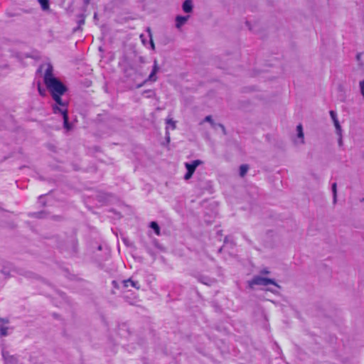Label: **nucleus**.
<instances>
[{"label": "nucleus", "mask_w": 364, "mask_h": 364, "mask_svg": "<svg viewBox=\"0 0 364 364\" xmlns=\"http://www.w3.org/2000/svg\"><path fill=\"white\" fill-rule=\"evenodd\" d=\"M47 90L50 93L56 105H52L55 114H60L63 118V127L67 131L72 129V124L69 122L68 105V102L63 101L61 96L67 91V87L57 77L48 79L44 82Z\"/></svg>", "instance_id": "f257e3e1"}, {"label": "nucleus", "mask_w": 364, "mask_h": 364, "mask_svg": "<svg viewBox=\"0 0 364 364\" xmlns=\"http://www.w3.org/2000/svg\"><path fill=\"white\" fill-rule=\"evenodd\" d=\"M269 284H273L277 287H279V286L274 279L262 277L260 276H255L251 281L249 282V286L250 288H253V287L255 285L267 286Z\"/></svg>", "instance_id": "f03ea898"}, {"label": "nucleus", "mask_w": 364, "mask_h": 364, "mask_svg": "<svg viewBox=\"0 0 364 364\" xmlns=\"http://www.w3.org/2000/svg\"><path fill=\"white\" fill-rule=\"evenodd\" d=\"M159 67L158 65V62H157V60L155 59L154 61V65H153L152 70H151L150 75H149L148 78L146 79L143 82L137 85L136 88L141 87L146 82H148L149 81L150 82H156L157 80L156 73L159 72Z\"/></svg>", "instance_id": "7ed1b4c3"}, {"label": "nucleus", "mask_w": 364, "mask_h": 364, "mask_svg": "<svg viewBox=\"0 0 364 364\" xmlns=\"http://www.w3.org/2000/svg\"><path fill=\"white\" fill-rule=\"evenodd\" d=\"M9 320L8 318H0V335L1 336H6L8 335L9 328L6 326L9 324Z\"/></svg>", "instance_id": "20e7f679"}, {"label": "nucleus", "mask_w": 364, "mask_h": 364, "mask_svg": "<svg viewBox=\"0 0 364 364\" xmlns=\"http://www.w3.org/2000/svg\"><path fill=\"white\" fill-rule=\"evenodd\" d=\"M329 113H330V116L333 122L334 126L336 127V134L338 135H341V127L340 123L337 119L336 112H334L333 110H331Z\"/></svg>", "instance_id": "39448f33"}, {"label": "nucleus", "mask_w": 364, "mask_h": 364, "mask_svg": "<svg viewBox=\"0 0 364 364\" xmlns=\"http://www.w3.org/2000/svg\"><path fill=\"white\" fill-rule=\"evenodd\" d=\"M202 161L200 160H195L191 163H186L185 166L188 171L192 172L193 173L195 172L196 168L200 164H202Z\"/></svg>", "instance_id": "423d86ee"}, {"label": "nucleus", "mask_w": 364, "mask_h": 364, "mask_svg": "<svg viewBox=\"0 0 364 364\" xmlns=\"http://www.w3.org/2000/svg\"><path fill=\"white\" fill-rule=\"evenodd\" d=\"M188 18L189 16H177L176 18V27L177 28H180L183 25H184L187 22Z\"/></svg>", "instance_id": "0eeeda50"}, {"label": "nucleus", "mask_w": 364, "mask_h": 364, "mask_svg": "<svg viewBox=\"0 0 364 364\" xmlns=\"http://www.w3.org/2000/svg\"><path fill=\"white\" fill-rule=\"evenodd\" d=\"M204 121L205 122H209L210 123V124L212 125V127L214 128V129H216V127H219L221 130L223 131V134H225V127L221 124H215L213 119H212V117L210 115H208V116H206L204 119Z\"/></svg>", "instance_id": "6e6552de"}, {"label": "nucleus", "mask_w": 364, "mask_h": 364, "mask_svg": "<svg viewBox=\"0 0 364 364\" xmlns=\"http://www.w3.org/2000/svg\"><path fill=\"white\" fill-rule=\"evenodd\" d=\"M53 78H55V77H54V75L53 74V66L50 64H48L47 68L45 71L43 80H44V82H46V80H48V79H53Z\"/></svg>", "instance_id": "1a4fd4ad"}, {"label": "nucleus", "mask_w": 364, "mask_h": 364, "mask_svg": "<svg viewBox=\"0 0 364 364\" xmlns=\"http://www.w3.org/2000/svg\"><path fill=\"white\" fill-rule=\"evenodd\" d=\"M122 284L124 287H128L129 285H131L132 287H134L136 289H140V284H139V282L136 281H133L131 278L122 281Z\"/></svg>", "instance_id": "9d476101"}, {"label": "nucleus", "mask_w": 364, "mask_h": 364, "mask_svg": "<svg viewBox=\"0 0 364 364\" xmlns=\"http://www.w3.org/2000/svg\"><path fill=\"white\" fill-rule=\"evenodd\" d=\"M183 10L186 13H191L193 11V2L191 0H186L183 4Z\"/></svg>", "instance_id": "9b49d317"}, {"label": "nucleus", "mask_w": 364, "mask_h": 364, "mask_svg": "<svg viewBox=\"0 0 364 364\" xmlns=\"http://www.w3.org/2000/svg\"><path fill=\"white\" fill-rule=\"evenodd\" d=\"M297 136L301 139V144H304V135L303 132V127L301 124L296 127Z\"/></svg>", "instance_id": "f8f14e48"}, {"label": "nucleus", "mask_w": 364, "mask_h": 364, "mask_svg": "<svg viewBox=\"0 0 364 364\" xmlns=\"http://www.w3.org/2000/svg\"><path fill=\"white\" fill-rule=\"evenodd\" d=\"M150 228H152L157 235H160V228L158 223L155 221H152L150 223Z\"/></svg>", "instance_id": "ddd939ff"}, {"label": "nucleus", "mask_w": 364, "mask_h": 364, "mask_svg": "<svg viewBox=\"0 0 364 364\" xmlns=\"http://www.w3.org/2000/svg\"><path fill=\"white\" fill-rule=\"evenodd\" d=\"M248 169H249V166L247 165H246V164L241 165L240 166V176L241 177H244L246 175Z\"/></svg>", "instance_id": "4468645a"}, {"label": "nucleus", "mask_w": 364, "mask_h": 364, "mask_svg": "<svg viewBox=\"0 0 364 364\" xmlns=\"http://www.w3.org/2000/svg\"><path fill=\"white\" fill-rule=\"evenodd\" d=\"M39 4L41 6L43 10L46 11L49 9V2L48 0H38Z\"/></svg>", "instance_id": "2eb2a0df"}, {"label": "nucleus", "mask_w": 364, "mask_h": 364, "mask_svg": "<svg viewBox=\"0 0 364 364\" xmlns=\"http://www.w3.org/2000/svg\"><path fill=\"white\" fill-rule=\"evenodd\" d=\"M337 185L336 183L332 184V192L333 195V202H336V197H337Z\"/></svg>", "instance_id": "dca6fc26"}, {"label": "nucleus", "mask_w": 364, "mask_h": 364, "mask_svg": "<svg viewBox=\"0 0 364 364\" xmlns=\"http://www.w3.org/2000/svg\"><path fill=\"white\" fill-rule=\"evenodd\" d=\"M147 32L149 33V36L150 37V44H151V47L152 48V50H154L155 49V45H154V43L153 41V39H152V36H151V29L150 28H147Z\"/></svg>", "instance_id": "f3484780"}, {"label": "nucleus", "mask_w": 364, "mask_h": 364, "mask_svg": "<svg viewBox=\"0 0 364 364\" xmlns=\"http://www.w3.org/2000/svg\"><path fill=\"white\" fill-rule=\"evenodd\" d=\"M166 124L170 125L172 129H176V122H174L172 119H166Z\"/></svg>", "instance_id": "a211bd4d"}, {"label": "nucleus", "mask_w": 364, "mask_h": 364, "mask_svg": "<svg viewBox=\"0 0 364 364\" xmlns=\"http://www.w3.org/2000/svg\"><path fill=\"white\" fill-rule=\"evenodd\" d=\"M38 92H39L41 95H42V96H45L46 95V91L45 89L41 87L40 84H38Z\"/></svg>", "instance_id": "6ab92c4d"}, {"label": "nucleus", "mask_w": 364, "mask_h": 364, "mask_svg": "<svg viewBox=\"0 0 364 364\" xmlns=\"http://www.w3.org/2000/svg\"><path fill=\"white\" fill-rule=\"evenodd\" d=\"M193 174V173L192 172H190V171H187L186 173V174H185V176H184V179H185V180H188V179H190V178L192 177Z\"/></svg>", "instance_id": "aec40b11"}, {"label": "nucleus", "mask_w": 364, "mask_h": 364, "mask_svg": "<svg viewBox=\"0 0 364 364\" xmlns=\"http://www.w3.org/2000/svg\"><path fill=\"white\" fill-rule=\"evenodd\" d=\"M338 136H339V138H338V144L339 146H343L342 136H341V134L338 135Z\"/></svg>", "instance_id": "412c9836"}, {"label": "nucleus", "mask_w": 364, "mask_h": 364, "mask_svg": "<svg viewBox=\"0 0 364 364\" xmlns=\"http://www.w3.org/2000/svg\"><path fill=\"white\" fill-rule=\"evenodd\" d=\"M260 272L262 274H268L270 272L267 269H264Z\"/></svg>", "instance_id": "4be33fe9"}, {"label": "nucleus", "mask_w": 364, "mask_h": 364, "mask_svg": "<svg viewBox=\"0 0 364 364\" xmlns=\"http://www.w3.org/2000/svg\"><path fill=\"white\" fill-rule=\"evenodd\" d=\"M84 23H85V20H84V19H82V20L79 21V26H80V25L84 24Z\"/></svg>", "instance_id": "5701e85b"}, {"label": "nucleus", "mask_w": 364, "mask_h": 364, "mask_svg": "<svg viewBox=\"0 0 364 364\" xmlns=\"http://www.w3.org/2000/svg\"><path fill=\"white\" fill-rule=\"evenodd\" d=\"M208 279H205V281H201V282H203L205 284H208L209 285L210 284L208 282Z\"/></svg>", "instance_id": "b1692460"}, {"label": "nucleus", "mask_w": 364, "mask_h": 364, "mask_svg": "<svg viewBox=\"0 0 364 364\" xmlns=\"http://www.w3.org/2000/svg\"><path fill=\"white\" fill-rule=\"evenodd\" d=\"M166 135H167V140L169 141L170 136H169V134H168V131H166Z\"/></svg>", "instance_id": "393cba45"}, {"label": "nucleus", "mask_w": 364, "mask_h": 364, "mask_svg": "<svg viewBox=\"0 0 364 364\" xmlns=\"http://www.w3.org/2000/svg\"><path fill=\"white\" fill-rule=\"evenodd\" d=\"M112 284H113L114 287H117V282H116V281H112Z\"/></svg>", "instance_id": "a878e982"}]
</instances>
